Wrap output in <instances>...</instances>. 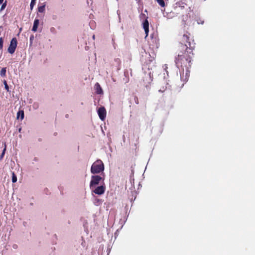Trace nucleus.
<instances>
[{
  "label": "nucleus",
  "instance_id": "2",
  "mask_svg": "<svg viewBox=\"0 0 255 255\" xmlns=\"http://www.w3.org/2000/svg\"><path fill=\"white\" fill-rule=\"evenodd\" d=\"M104 170V165L102 161L98 159L91 166V172L92 174H98Z\"/></svg>",
  "mask_w": 255,
  "mask_h": 255
},
{
  "label": "nucleus",
  "instance_id": "24",
  "mask_svg": "<svg viewBox=\"0 0 255 255\" xmlns=\"http://www.w3.org/2000/svg\"><path fill=\"white\" fill-rule=\"evenodd\" d=\"M36 0H31L30 4H32V5H35L36 3Z\"/></svg>",
  "mask_w": 255,
  "mask_h": 255
},
{
  "label": "nucleus",
  "instance_id": "29",
  "mask_svg": "<svg viewBox=\"0 0 255 255\" xmlns=\"http://www.w3.org/2000/svg\"><path fill=\"white\" fill-rule=\"evenodd\" d=\"M163 84L165 85H167V84L166 83V82L165 81L164 82Z\"/></svg>",
  "mask_w": 255,
  "mask_h": 255
},
{
  "label": "nucleus",
  "instance_id": "10",
  "mask_svg": "<svg viewBox=\"0 0 255 255\" xmlns=\"http://www.w3.org/2000/svg\"><path fill=\"white\" fill-rule=\"evenodd\" d=\"M182 7H184V6H176L175 10L177 12L178 14H180L182 15V17H184V12L182 8Z\"/></svg>",
  "mask_w": 255,
  "mask_h": 255
},
{
  "label": "nucleus",
  "instance_id": "16",
  "mask_svg": "<svg viewBox=\"0 0 255 255\" xmlns=\"http://www.w3.org/2000/svg\"><path fill=\"white\" fill-rule=\"evenodd\" d=\"M158 4L161 7L165 6V2L164 0H156Z\"/></svg>",
  "mask_w": 255,
  "mask_h": 255
},
{
  "label": "nucleus",
  "instance_id": "15",
  "mask_svg": "<svg viewBox=\"0 0 255 255\" xmlns=\"http://www.w3.org/2000/svg\"><path fill=\"white\" fill-rule=\"evenodd\" d=\"M6 68L5 67L2 68L1 69L0 72V76L2 77H5L6 75Z\"/></svg>",
  "mask_w": 255,
  "mask_h": 255
},
{
  "label": "nucleus",
  "instance_id": "23",
  "mask_svg": "<svg viewBox=\"0 0 255 255\" xmlns=\"http://www.w3.org/2000/svg\"><path fill=\"white\" fill-rule=\"evenodd\" d=\"M144 29V31H145V34H146L145 37H147L148 35V32H149V28H147V30H146V29Z\"/></svg>",
  "mask_w": 255,
  "mask_h": 255
},
{
  "label": "nucleus",
  "instance_id": "14",
  "mask_svg": "<svg viewBox=\"0 0 255 255\" xmlns=\"http://www.w3.org/2000/svg\"><path fill=\"white\" fill-rule=\"evenodd\" d=\"M143 29H146V30H147V28H149V23L147 19H145L143 23Z\"/></svg>",
  "mask_w": 255,
  "mask_h": 255
},
{
  "label": "nucleus",
  "instance_id": "20",
  "mask_svg": "<svg viewBox=\"0 0 255 255\" xmlns=\"http://www.w3.org/2000/svg\"><path fill=\"white\" fill-rule=\"evenodd\" d=\"M167 89V87H166L165 88H164V87H163L162 88H160L158 91L159 92H161V93H163L164 92L166 89Z\"/></svg>",
  "mask_w": 255,
  "mask_h": 255
},
{
  "label": "nucleus",
  "instance_id": "9",
  "mask_svg": "<svg viewBox=\"0 0 255 255\" xmlns=\"http://www.w3.org/2000/svg\"><path fill=\"white\" fill-rule=\"evenodd\" d=\"M39 19H35L34 20V21L33 25V27H32V30L33 31L35 32V31H37V27H38V26L39 25Z\"/></svg>",
  "mask_w": 255,
  "mask_h": 255
},
{
  "label": "nucleus",
  "instance_id": "30",
  "mask_svg": "<svg viewBox=\"0 0 255 255\" xmlns=\"http://www.w3.org/2000/svg\"><path fill=\"white\" fill-rule=\"evenodd\" d=\"M183 21H184V22H185V20L184 19V18H183Z\"/></svg>",
  "mask_w": 255,
  "mask_h": 255
},
{
  "label": "nucleus",
  "instance_id": "4",
  "mask_svg": "<svg viewBox=\"0 0 255 255\" xmlns=\"http://www.w3.org/2000/svg\"><path fill=\"white\" fill-rule=\"evenodd\" d=\"M17 44V41L16 38L15 37L12 38L7 49V51L9 53L13 54L15 52Z\"/></svg>",
  "mask_w": 255,
  "mask_h": 255
},
{
  "label": "nucleus",
  "instance_id": "5",
  "mask_svg": "<svg viewBox=\"0 0 255 255\" xmlns=\"http://www.w3.org/2000/svg\"><path fill=\"white\" fill-rule=\"evenodd\" d=\"M152 81V78L151 76L150 73L144 74V76L143 77V86H144L146 88L149 87Z\"/></svg>",
  "mask_w": 255,
  "mask_h": 255
},
{
  "label": "nucleus",
  "instance_id": "17",
  "mask_svg": "<svg viewBox=\"0 0 255 255\" xmlns=\"http://www.w3.org/2000/svg\"><path fill=\"white\" fill-rule=\"evenodd\" d=\"M16 181H17V177L15 175V174H14V173L12 172V182L13 183H15V182H16Z\"/></svg>",
  "mask_w": 255,
  "mask_h": 255
},
{
  "label": "nucleus",
  "instance_id": "3",
  "mask_svg": "<svg viewBox=\"0 0 255 255\" xmlns=\"http://www.w3.org/2000/svg\"><path fill=\"white\" fill-rule=\"evenodd\" d=\"M102 177L99 175H93L91 177V180L90 183V187L91 189L93 187L99 184L100 181L102 180Z\"/></svg>",
  "mask_w": 255,
  "mask_h": 255
},
{
  "label": "nucleus",
  "instance_id": "27",
  "mask_svg": "<svg viewBox=\"0 0 255 255\" xmlns=\"http://www.w3.org/2000/svg\"><path fill=\"white\" fill-rule=\"evenodd\" d=\"M34 5H32V4H30V10H32L33 7H34Z\"/></svg>",
  "mask_w": 255,
  "mask_h": 255
},
{
  "label": "nucleus",
  "instance_id": "11",
  "mask_svg": "<svg viewBox=\"0 0 255 255\" xmlns=\"http://www.w3.org/2000/svg\"><path fill=\"white\" fill-rule=\"evenodd\" d=\"M96 86V93L97 94H103V90L102 88L101 87L100 84L98 83H97L95 85Z\"/></svg>",
  "mask_w": 255,
  "mask_h": 255
},
{
  "label": "nucleus",
  "instance_id": "28",
  "mask_svg": "<svg viewBox=\"0 0 255 255\" xmlns=\"http://www.w3.org/2000/svg\"><path fill=\"white\" fill-rule=\"evenodd\" d=\"M3 0H0V4L2 3Z\"/></svg>",
  "mask_w": 255,
  "mask_h": 255
},
{
  "label": "nucleus",
  "instance_id": "6",
  "mask_svg": "<svg viewBox=\"0 0 255 255\" xmlns=\"http://www.w3.org/2000/svg\"><path fill=\"white\" fill-rule=\"evenodd\" d=\"M98 114L101 120L104 121L105 119L107 113L106 109L104 107H101L99 108L98 110Z\"/></svg>",
  "mask_w": 255,
  "mask_h": 255
},
{
  "label": "nucleus",
  "instance_id": "8",
  "mask_svg": "<svg viewBox=\"0 0 255 255\" xmlns=\"http://www.w3.org/2000/svg\"><path fill=\"white\" fill-rule=\"evenodd\" d=\"M138 139H139V137H138V136H137L136 138L135 142L134 143V145H133V150H134L135 155H136V153H137V152L138 151V144L139 143Z\"/></svg>",
  "mask_w": 255,
  "mask_h": 255
},
{
  "label": "nucleus",
  "instance_id": "22",
  "mask_svg": "<svg viewBox=\"0 0 255 255\" xmlns=\"http://www.w3.org/2000/svg\"><path fill=\"white\" fill-rule=\"evenodd\" d=\"M134 102H135V104H139V101H138V98L136 96H135L134 97Z\"/></svg>",
  "mask_w": 255,
  "mask_h": 255
},
{
  "label": "nucleus",
  "instance_id": "7",
  "mask_svg": "<svg viewBox=\"0 0 255 255\" xmlns=\"http://www.w3.org/2000/svg\"><path fill=\"white\" fill-rule=\"evenodd\" d=\"M96 194L102 195L104 193L105 191V187L104 186H100L97 187L93 191Z\"/></svg>",
  "mask_w": 255,
  "mask_h": 255
},
{
  "label": "nucleus",
  "instance_id": "25",
  "mask_svg": "<svg viewBox=\"0 0 255 255\" xmlns=\"http://www.w3.org/2000/svg\"><path fill=\"white\" fill-rule=\"evenodd\" d=\"M5 148L3 150V151L1 153V157H2L3 155L4 154V153H5Z\"/></svg>",
  "mask_w": 255,
  "mask_h": 255
},
{
  "label": "nucleus",
  "instance_id": "12",
  "mask_svg": "<svg viewBox=\"0 0 255 255\" xmlns=\"http://www.w3.org/2000/svg\"><path fill=\"white\" fill-rule=\"evenodd\" d=\"M24 114L22 110L19 111L17 113V118L20 119L21 120L24 119Z\"/></svg>",
  "mask_w": 255,
  "mask_h": 255
},
{
  "label": "nucleus",
  "instance_id": "18",
  "mask_svg": "<svg viewBox=\"0 0 255 255\" xmlns=\"http://www.w3.org/2000/svg\"><path fill=\"white\" fill-rule=\"evenodd\" d=\"M3 39L2 37H0V50L2 49L3 48Z\"/></svg>",
  "mask_w": 255,
  "mask_h": 255
},
{
  "label": "nucleus",
  "instance_id": "13",
  "mask_svg": "<svg viewBox=\"0 0 255 255\" xmlns=\"http://www.w3.org/2000/svg\"><path fill=\"white\" fill-rule=\"evenodd\" d=\"M45 5L43 4L42 5L39 6L38 7V11L39 12L43 13L45 11Z\"/></svg>",
  "mask_w": 255,
  "mask_h": 255
},
{
  "label": "nucleus",
  "instance_id": "21",
  "mask_svg": "<svg viewBox=\"0 0 255 255\" xmlns=\"http://www.w3.org/2000/svg\"><path fill=\"white\" fill-rule=\"evenodd\" d=\"M6 1H5L4 3H3L2 4V5H1V8H0V10H3V9H4V8H5V6H6Z\"/></svg>",
  "mask_w": 255,
  "mask_h": 255
},
{
  "label": "nucleus",
  "instance_id": "26",
  "mask_svg": "<svg viewBox=\"0 0 255 255\" xmlns=\"http://www.w3.org/2000/svg\"><path fill=\"white\" fill-rule=\"evenodd\" d=\"M34 5H32V4H30V10H32L33 7H34Z\"/></svg>",
  "mask_w": 255,
  "mask_h": 255
},
{
  "label": "nucleus",
  "instance_id": "19",
  "mask_svg": "<svg viewBox=\"0 0 255 255\" xmlns=\"http://www.w3.org/2000/svg\"><path fill=\"white\" fill-rule=\"evenodd\" d=\"M3 84L4 85V88H5V90L8 92L9 91V87H8V86L7 84L6 80H4L3 81Z\"/></svg>",
  "mask_w": 255,
  "mask_h": 255
},
{
  "label": "nucleus",
  "instance_id": "1",
  "mask_svg": "<svg viewBox=\"0 0 255 255\" xmlns=\"http://www.w3.org/2000/svg\"><path fill=\"white\" fill-rule=\"evenodd\" d=\"M196 43L191 36L190 33L187 32L181 36L177 47V56L175 62L180 71L181 78L187 81L189 77L190 69L193 56V51L195 48Z\"/></svg>",
  "mask_w": 255,
  "mask_h": 255
}]
</instances>
